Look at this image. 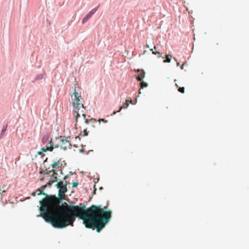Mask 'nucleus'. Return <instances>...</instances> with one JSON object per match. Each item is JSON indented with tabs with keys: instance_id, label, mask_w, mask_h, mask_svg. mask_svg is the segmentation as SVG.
<instances>
[{
	"instance_id": "obj_10",
	"label": "nucleus",
	"mask_w": 249,
	"mask_h": 249,
	"mask_svg": "<svg viewBox=\"0 0 249 249\" xmlns=\"http://www.w3.org/2000/svg\"><path fill=\"white\" fill-rule=\"evenodd\" d=\"M128 101H129V100H126V102H125V103L124 104V105L123 107L121 106V107H120V108H119V110H118V111H117V112H118L120 111H121V109H122V108H123V107H124V108H127V107H128L129 106V103H128ZM116 112L114 111V112L112 113V115H114V114H116Z\"/></svg>"
},
{
	"instance_id": "obj_13",
	"label": "nucleus",
	"mask_w": 249,
	"mask_h": 249,
	"mask_svg": "<svg viewBox=\"0 0 249 249\" xmlns=\"http://www.w3.org/2000/svg\"><path fill=\"white\" fill-rule=\"evenodd\" d=\"M7 189L6 185H3L1 188H0V195H1L2 193L5 192Z\"/></svg>"
},
{
	"instance_id": "obj_14",
	"label": "nucleus",
	"mask_w": 249,
	"mask_h": 249,
	"mask_svg": "<svg viewBox=\"0 0 249 249\" xmlns=\"http://www.w3.org/2000/svg\"><path fill=\"white\" fill-rule=\"evenodd\" d=\"M36 191L37 192V195H38V196L41 195H45L46 196V198H47V197L49 196L47 195L46 194L44 193L43 191L41 190L40 189H38Z\"/></svg>"
},
{
	"instance_id": "obj_16",
	"label": "nucleus",
	"mask_w": 249,
	"mask_h": 249,
	"mask_svg": "<svg viewBox=\"0 0 249 249\" xmlns=\"http://www.w3.org/2000/svg\"><path fill=\"white\" fill-rule=\"evenodd\" d=\"M148 86V84L147 83L144 82L143 81H142L141 83V89H142L143 88H146Z\"/></svg>"
},
{
	"instance_id": "obj_20",
	"label": "nucleus",
	"mask_w": 249,
	"mask_h": 249,
	"mask_svg": "<svg viewBox=\"0 0 249 249\" xmlns=\"http://www.w3.org/2000/svg\"><path fill=\"white\" fill-rule=\"evenodd\" d=\"M83 136H87L88 135V132H87V129H85L84 130H83Z\"/></svg>"
},
{
	"instance_id": "obj_5",
	"label": "nucleus",
	"mask_w": 249,
	"mask_h": 249,
	"mask_svg": "<svg viewBox=\"0 0 249 249\" xmlns=\"http://www.w3.org/2000/svg\"><path fill=\"white\" fill-rule=\"evenodd\" d=\"M56 186L59 188V192L64 194L67 191L66 185H64L62 181H59L56 184Z\"/></svg>"
},
{
	"instance_id": "obj_30",
	"label": "nucleus",
	"mask_w": 249,
	"mask_h": 249,
	"mask_svg": "<svg viewBox=\"0 0 249 249\" xmlns=\"http://www.w3.org/2000/svg\"><path fill=\"white\" fill-rule=\"evenodd\" d=\"M174 59L176 61H177V59H176L175 57H174Z\"/></svg>"
},
{
	"instance_id": "obj_7",
	"label": "nucleus",
	"mask_w": 249,
	"mask_h": 249,
	"mask_svg": "<svg viewBox=\"0 0 249 249\" xmlns=\"http://www.w3.org/2000/svg\"><path fill=\"white\" fill-rule=\"evenodd\" d=\"M137 71L139 72V74L136 78L138 81H142L145 76V72L143 70L140 69H138Z\"/></svg>"
},
{
	"instance_id": "obj_21",
	"label": "nucleus",
	"mask_w": 249,
	"mask_h": 249,
	"mask_svg": "<svg viewBox=\"0 0 249 249\" xmlns=\"http://www.w3.org/2000/svg\"><path fill=\"white\" fill-rule=\"evenodd\" d=\"M96 122L95 119L91 118L89 119V122L91 123H94Z\"/></svg>"
},
{
	"instance_id": "obj_11",
	"label": "nucleus",
	"mask_w": 249,
	"mask_h": 249,
	"mask_svg": "<svg viewBox=\"0 0 249 249\" xmlns=\"http://www.w3.org/2000/svg\"><path fill=\"white\" fill-rule=\"evenodd\" d=\"M166 59L163 61L164 63H170L171 62L172 56L171 54H166Z\"/></svg>"
},
{
	"instance_id": "obj_2",
	"label": "nucleus",
	"mask_w": 249,
	"mask_h": 249,
	"mask_svg": "<svg viewBox=\"0 0 249 249\" xmlns=\"http://www.w3.org/2000/svg\"><path fill=\"white\" fill-rule=\"evenodd\" d=\"M73 95H74V101L72 105L74 108V112L76 114L74 116L76 120L75 126L77 125V122L78 118L80 116V114L84 113V107L82 103H80V100L82 99L81 96L78 92L75 91L73 92Z\"/></svg>"
},
{
	"instance_id": "obj_27",
	"label": "nucleus",
	"mask_w": 249,
	"mask_h": 249,
	"mask_svg": "<svg viewBox=\"0 0 249 249\" xmlns=\"http://www.w3.org/2000/svg\"><path fill=\"white\" fill-rule=\"evenodd\" d=\"M154 51H156L155 50H156V46H154V49H153Z\"/></svg>"
},
{
	"instance_id": "obj_12",
	"label": "nucleus",
	"mask_w": 249,
	"mask_h": 249,
	"mask_svg": "<svg viewBox=\"0 0 249 249\" xmlns=\"http://www.w3.org/2000/svg\"><path fill=\"white\" fill-rule=\"evenodd\" d=\"M7 125L3 126V128L2 129V130L1 131V133L0 134V139L3 138V136L4 135V133L6 130Z\"/></svg>"
},
{
	"instance_id": "obj_25",
	"label": "nucleus",
	"mask_w": 249,
	"mask_h": 249,
	"mask_svg": "<svg viewBox=\"0 0 249 249\" xmlns=\"http://www.w3.org/2000/svg\"><path fill=\"white\" fill-rule=\"evenodd\" d=\"M184 63H183L180 67V68L181 70H183L184 69Z\"/></svg>"
},
{
	"instance_id": "obj_19",
	"label": "nucleus",
	"mask_w": 249,
	"mask_h": 249,
	"mask_svg": "<svg viewBox=\"0 0 249 249\" xmlns=\"http://www.w3.org/2000/svg\"><path fill=\"white\" fill-rule=\"evenodd\" d=\"M150 51H152V53L154 54H158V53H160V52H159L154 51L153 49H150Z\"/></svg>"
},
{
	"instance_id": "obj_9",
	"label": "nucleus",
	"mask_w": 249,
	"mask_h": 249,
	"mask_svg": "<svg viewBox=\"0 0 249 249\" xmlns=\"http://www.w3.org/2000/svg\"><path fill=\"white\" fill-rule=\"evenodd\" d=\"M53 172V174L51 177L50 181H51L53 183L54 182L57 181V177L56 176V175H57V173L55 172Z\"/></svg>"
},
{
	"instance_id": "obj_22",
	"label": "nucleus",
	"mask_w": 249,
	"mask_h": 249,
	"mask_svg": "<svg viewBox=\"0 0 249 249\" xmlns=\"http://www.w3.org/2000/svg\"><path fill=\"white\" fill-rule=\"evenodd\" d=\"M98 121H99V123L100 122H104L105 123L107 122V121L105 120V119H100L98 120Z\"/></svg>"
},
{
	"instance_id": "obj_32",
	"label": "nucleus",
	"mask_w": 249,
	"mask_h": 249,
	"mask_svg": "<svg viewBox=\"0 0 249 249\" xmlns=\"http://www.w3.org/2000/svg\"><path fill=\"white\" fill-rule=\"evenodd\" d=\"M43 178H41L40 179V180H41V181H42V180H43Z\"/></svg>"
},
{
	"instance_id": "obj_31",
	"label": "nucleus",
	"mask_w": 249,
	"mask_h": 249,
	"mask_svg": "<svg viewBox=\"0 0 249 249\" xmlns=\"http://www.w3.org/2000/svg\"><path fill=\"white\" fill-rule=\"evenodd\" d=\"M146 47H147V48H149V45H148V44H146Z\"/></svg>"
},
{
	"instance_id": "obj_4",
	"label": "nucleus",
	"mask_w": 249,
	"mask_h": 249,
	"mask_svg": "<svg viewBox=\"0 0 249 249\" xmlns=\"http://www.w3.org/2000/svg\"><path fill=\"white\" fill-rule=\"evenodd\" d=\"M97 7L96 8L92 9L86 16L83 18L82 22L83 24L85 23L92 16V15L97 11Z\"/></svg>"
},
{
	"instance_id": "obj_3",
	"label": "nucleus",
	"mask_w": 249,
	"mask_h": 249,
	"mask_svg": "<svg viewBox=\"0 0 249 249\" xmlns=\"http://www.w3.org/2000/svg\"><path fill=\"white\" fill-rule=\"evenodd\" d=\"M62 165V164L61 162L58 160L54 161L53 163H52L51 165L48 167H46L45 170L44 171H41L40 172V174H42L44 173V174L46 175L49 174L52 172H55L54 170L58 169Z\"/></svg>"
},
{
	"instance_id": "obj_35",
	"label": "nucleus",
	"mask_w": 249,
	"mask_h": 249,
	"mask_svg": "<svg viewBox=\"0 0 249 249\" xmlns=\"http://www.w3.org/2000/svg\"><path fill=\"white\" fill-rule=\"evenodd\" d=\"M176 86L177 87H178V85L177 84H176Z\"/></svg>"
},
{
	"instance_id": "obj_33",
	"label": "nucleus",
	"mask_w": 249,
	"mask_h": 249,
	"mask_svg": "<svg viewBox=\"0 0 249 249\" xmlns=\"http://www.w3.org/2000/svg\"><path fill=\"white\" fill-rule=\"evenodd\" d=\"M141 89L139 90V94H141V91H140Z\"/></svg>"
},
{
	"instance_id": "obj_28",
	"label": "nucleus",
	"mask_w": 249,
	"mask_h": 249,
	"mask_svg": "<svg viewBox=\"0 0 249 249\" xmlns=\"http://www.w3.org/2000/svg\"><path fill=\"white\" fill-rule=\"evenodd\" d=\"M130 102V103L132 104V101L131 100H129L128 103Z\"/></svg>"
},
{
	"instance_id": "obj_18",
	"label": "nucleus",
	"mask_w": 249,
	"mask_h": 249,
	"mask_svg": "<svg viewBox=\"0 0 249 249\" xmlns=\"http://www.w3.org/2000/svg\"><path fill=\"white\" fill-rule=\"evenodd\" d=\"M178 91L182 93H184V87L178 88Z\"/></svg>"
},
{
	"instance_id": "obj_6",
	"label": "nucleus",
	"mask_w": 249,
	"mask_h": 249,
	"mask_svg": "<svg viewBox=\"0 0 249 249\" xmlns=\"http://www.w3.org/2000/svg\"><path fill=\"white\" fill-rule=\"evenodd\" d=\"M53 149V144L52 140L50 141L49 143L47 145L44 147L41 148L42 152H46L47 151H52Z\"/></svg>"
},
{
	"instance_id": "obj_15",
	"label": "nucleus",
	"mask_w": 249,
	"mask_h": 249,
	"mask_svg": "<svg viewBox=\"0 0 249 249\" xmlns=\"http://www.w3.org/2000/svg\"><path fill=\"white\" fill-rule=\"evenodd\" d=\"M82 115L84 118L85 123L86 124H89L90 123L89 119L86 118V114L85 113H83Z\"/></svg>"
},
{
	"instance_id": "obj_23",
	"label": "nucleus",
	"mask_w": 249,
	"mask_h": 249,
	"mask_svg": "<svg viewBox=\"0 0 249 249\" xmlns=\"http://www.w3.org/2000/svg\"><path fill=\"white\" fill-rule=\"evenodd\" d=\"M78 184L77 182H73L72 183V187H77Z\"/></svg>"
},
{
	"instance_id": "obj_24",
	"label": "nucleus",
	"mask_w": 249,
	"mask_h": 249,
	"mask_svg": "<svg viewBox=\"0 0 249 249\" xmlns=\"http://www.w3.org/2000/svg\"><path fill=\"white\" fill-rule=\"evenodd\" d=\"M162 54V53H158V57H159H159H161Z\"/></svg>"
},
{
	"instance_id": "obj_8",
	"label": "nucleus",
	"mask_w": 249,
	"mask_h": 249,
	"mask_svg": "<svg viewBox=\"0 0 249 249\" xmlns=\"http://www.w3.org/2000/svg\"><path fill=\"white\" fill-rule=\"evenodd\" d=\"M62 144H60V146L62 149L66 150L68 146L70 145V143L68 140H61Z\"/></svg>"
},
{
	"instance_id": "obj_26",
	"label": "nucleus",
	"mask_w": 249,
	"mask_h": 249,
	"mask_svg": "<svg viewBox=\"0 0 249 249\" xmlns=\"http://www.w3.org/2000/svg\"><path fill=\"white\" fill-rule=\"evenodd\" d=\"M36 195V192H33L32 193V196H35Z\"/></svg>"
},
{
	"instance_id": "obj_29",
	"label": "nucleus",
	"mask_w": 249,
	"mask_h": 249,
	"mask_svg": "<svg viewBox=\"0 0 249 249\" xmlns=\"http://www.w3.org/2000/svg\"><path fill=\"white\" fill-rule=\"evenodd\" d=\"M177 64L178 66L180 65L179 62H177Z\"/></svg>"
},
{
	"instance_id": "obj_34",
	"label": "nucleus",
	"mask_w": 249,
	"mask_h": 249,
	"mask_svg": "<svg viewBox=\"0 0 249 249\" xmlns=\"http://www.w3.org/2000/svg\"><path fill=\"white\" fill-rule=\"evenodd\" d=\"M44 139H42V142H44Z\"/></svg>"
},
{
	"instance_id": "obj_17",
	"label": "nucleus",
	"mask_w": 249,
	"mask_h": 249,
	"mask_svg": "<svg viewBox=\"0 0 249 249\" xmlns=\"http://www.w3.org/2000/svg\"><path fill=\"white\" fill-rule=\"evenodd\" d=\"M52 183L53 182L49 180L48 182H47L44 186H43V188L44 189L45 187L47 186L50 187L51 186Z\"/></svg>"
},
{
	"instance_id": "obj_1",
	"label": "nucleus",
	"mask_w": 249,
	"mask_h": 249,
	"mask_svg": "<svg viewBox=\"0 0 249 249\" xmlns=\"http://www.w3.org/2000/svg\"><path fill=\"white\" fill-rule=\"evenodd\" d=\"M40 214L47 222L50 223L56 228L62 229L68 226H73L76 217L83 220L85 227L96 230L100 232L109 221L111 212L107 210V205L104 207L101 205H92L86 209L85 206H69L64 202L60 206V201L55 196H48L40 201Z\"/></svg>"
}]
</instances>
